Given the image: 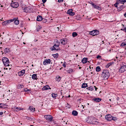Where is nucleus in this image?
<instances>
[{"mask_svg":"<svg viewBox=\"0 0 126 126\" xmlns=\"http://www.w3.org/2000/svg\"><path fill=\"white\" fill-rule=\"evenodd\" d=\"M96 71L97 72H99L101 70L100 67L99 66H98L96 67Z\"/></svg>","mask_w":126,"mask_h":126,"instance_id":"nucleus-33","label":"nucleus"},{"mask_svg":"<svg viewBox=\"0 0 126 126\" xmlns=\"http://www.w3.org/2000/svg\"><path fill=\"white\" fill-rule=\"evenodd\" d=\"M30 126H33L32 125H31Z\"/></svg>","mask_w":126,"mask_h":126,"instance_id":"nucleus-64","label":"nucleus"},{"mask_svg":"<svg viewBox=\"0 0 126 126\" xmlns=\"http://www.w3.org/2000/svg\"><path fill=\"white\" fill-rule=\"evenodd\" d=\"M41 28V27L40 26H38L36 29L37 31L38 32L40 30Z\"/></svg>","mask_w":126,"mask_h":126,"instance_id":"nucleus-40","label":"nucleus"},{"mask_svg":"<svg viewBox=\"0 0 126 126\" xmlns=\"http://www.w3.org/2000/svg\"><path fill=\"white\" fill-rule=\"evenodd\" d=\"M124 42H123L121 44V46H124Z\"/></svg>","mask_w":126,"mask_h":126,"instance_id":"nucleus-55","label":"nucleus"},{"mask_svg":"<svg viewBox=\"0 0 126 126\" xmlns=\"http://www.w3.org/2000/svg\"><path fill=\"white\" fill-rule=\"evenodd\" d=\"M111 99H109V100H110V101H111Z\"/></svg>","mask_w":126,"mask_h":126,"instance_id":"nucleus-63","label":"nucleus"},{"mask_svg":"<svg viewBox=\"0 0 126 126\" xmlns=\"http://www.w3.org/2000/svg\"><path fill=\"white\" fill-rule=\"evenodd\" d=\"M37 74H33L32 76V78L33 79H37Z\"/></svg>","mask_w":126,"mask_h":126,"instance_id":"nucleus-19","label":"nucleus"},{"mask_svg":"<svg viewBox=\"0 0 126 126\" xmlns=\"http://www.w3.org/2000/svg\"><path fill=\"white\" fill-rule=\"evenodd\" d=\"M11 7L13 8H17L19 6V4L17 2L12 3L11 4Z\"/></svg>","mask_w":126,"mask_h":126,"instance_id":"nucleus-8","label":"nucleus"},{"mask_svg":"<svg viewBox=\"0 0 126 126\" xmlns=\"http://www.w3.org/2000/svg\"><path fill=\"white\" fill-rule=\"evenodd\" d=\"M101 56L98 55L96 57V58L97 59H99V58H101Z\"/></svg>","mask_w":126,"mask_h":126,"instance_id":"nucleus-50","label":"nucleus"},{"mask_svg":"<svg viewBox=\"0 0 126 126\" xmlns=\"http://www.w3.org/2000/svg\"><path fill=\"white\" fill-rule=\"evenodd\" d=\"M47 0H42V1L43 2V4H44L45 3V2L47 1Z\"/></svg>","mask_w":126,"mask_h":126,"instance_id":"nucleus-49","label":"nucleus"},{"mask_svg":"<svg viewBox=\"0 0 126 126\" xmlns=\"http://www.w3.org/2000/svg\"><path fill=\"white\" fill-rule=\"evenodd\" d=\"M4 51L5 53H6L8 52H9L10 51L9 49L8 48H6L4 50Z\"/></svg>","mask_w":126,"mask_h":126,"instance_id":"nucleus-23","label":"nucleus"},{"mask_svg":"<svg viewBox=\"0 0 126 126\" xmlns=\"http://www.w3.org/2000/svg\"><path fill=\"white\" fill-rule=\"evenodd\" d=\"M92 5L93 6V7H94L95 8L98 9L99 10H101V8L100 7L94 4L93 3H92Z\"/></svg>","mask_w":126,"mask_h":126,"instance_id":"nucleus-12","label":"nucleus"},{"mask_svg":"<svg viewBox=\"0 0 126 126\" xmlns=\"http://www.w3.org/2000/svg\"><path fill=\"white\" fill-rule=\"evenodd\" d=\"M51 95L52 97L54 98H55L58 95L57 94H55L54 93H52Z\"/></svg>","mask_w":126,"mask_h":126,"instance_id":"nucleus-32","label":"nucleus"},{"mask_svg":"<svg viewBox=\"0 0 126 126\" xmlns=\"http://www.w3.org/2000/svg\"><path fill=\"white\" fill-rule=\"evenodd\" d=\"M20 109L21 108H18V107H16V109H18V110H21Z\"/></svg>","mask_w":126,"mask_h":126,"instance_id":"nucleus-54","label":"nucleus"},{"mask_svg":"<svg viewBox=\"0 0 126 126\" xmlns=\"http://www.w3.org/2000/svg\"><path fill=\"white\" fill-rule=\"evenodd\" d=\"M101 100V98H96L93 99V101H94L98 102L100 101Z\"/></svg>","mask_w":126,"mask_h":126,"instance_id":"nucleus-13","label":"nucleus"},{"mask_svg":"<svg viewBox=\"0 0 126 126\" xmlns=\"http://www.w3.org/2000/svg\"><path fill=\"white\" fill-rule=\"evenodd\" d=\"M6 106V104L3 103H0V108H2L3 106Z\"/></svg>","mask_w":126,"mask_h":126,"instance_id":"nucleus-38","label":"nucleus"},{"mask_svg":"<svg viewBox=\"0 0 126 126\" xmlns=\"http://www.w3.org/2000/svg\"><path fill=\"white\" fill-rule=\"evenodd\" d=\"M70 97V95H68V97Z\"/></svg>","mask_w":126,"mask_h":126,"instance_id":"nucleus-62","label":"nucleus"},{"mask_svg":"<svg viewBox=\"0 0 126 126\" xmlns=\"http://www.w3.org/2000/svg\"><path fill=\"white\" fill-rule=\"evenodd\" d=\"M125 6L124 5H122L118 8V9L120 11L122 10V9L125 7Z\"/></svg>","mask_w":126,"mask_h":126,"instance_id":"nucleus-18","label":"nucleus"},{"mask_svg":"<svg viewBox=\"0 0 126 126\" xmlns=\"http://www.w3.org/2000/svg\"><path fill=\"white\" fill-rule=\"evenodd\" d=\"M87 84L85 83H83L82 84L81 88H85L86 87H87Z\"/></svg>","mask_w":126,"mask_h":126,"instance_id":"nucleus-26","label":"nucleus"},{"mask_svg":"<svg viewBox=\"0 0 126 126\" xmlns=\"http://www.w3.org/2000/svg\"><path fill=\"white\" fill-rule=\"evenodd\" d=\"M121 30L125 31L124 29H121Z\"/></svg>","mask_w":126,"mask_h":126,"instance_id":"nucleus-61","label":"nucleus"},{"mask_svg":"<svg viewBox=\"0 0 126 126\" xmlns=\"http://www.w3.org/2000/svg\"><path fill=\"white\" fill-rule=\"evenodd\" d=\"M49 89H50V88L49 87L48 85H46L44 86L42 88V89L43 90H48Z\"/></svg>","mask_w":126,"mask_h":126,"instance_id":"nucleus-16","label":"nucleus"},{"mask_svg":"<svg viewBox=\"0 0 126 126\" xmlns=\"http://www.w3.org/2000/svg\"><path fill=\"white\" fill-rule=\"evenodd\" d=\"M3 114V112H0V115H2Z\"/></svg>","mask_w":126,"mask_h":126,"instance_id":"nucleus-52","label":"nucleus"},{"mask_svg":"<svg viewBox=\"0 0 126 126\" xmlns=\"http://www.w3.org/2000/svg\"><path fill=\"white\" fill-rule=\"evenodd\" d=\"M63 67H66L65 65L64 64H63Z\"/></svg>","mask_w":126,"mask_h":126,"instance_id":"nucleus-56","label":"nucleus"},{"mask_svg":"<svg viewBox=\"0 0 126 126\" xmlns=\"http://www.w3.org/2000/svg\"><path fill=\"white\" fill-rule=\"evenodd\" d=\"M25 70L24 69L18 72V75L19 76H22L25 73Z\"/></svg>","mask_w":126,"mask_h":126,"instance_id":"nucleus-11","label":"nucleus"},{"mask_svg":"<svg viewBox=\"0 0 126 126\" xmlns=\"http://www.w3.org/2000/svg\"><path fill=\"white\" fill-rule=\"evenodd\" d=\"M78 35L77 33L76 32H73L72 33V35L74 37H75Z\"/></svg>","mask_w":126,"mask_h":126,"instance_id":"nucleus-35","label":"nucleus"},{"mask_svg":"<svg viewBox=\"0 0 126 126\" xmlns=\"http://www.w3.org/2000/svg\"><path fill=\"white\" fill-rule=\"evenodd\" d=\"M126 39H125V42H124V46H126Z\"/></svg>","mask_w":126,"mask_h":126,"instance_id":"nucleus-48","label":"nucleus"},{"mask_svg":"<svg viewBox=\"0 0 126 126\" xmlns=\"http://www.w3.org/2000/svg\"><path fill=\"white\" fill-rule=\"evenodd\" d=\"M55 42V44L54 45V47H55V46L56 45L57 47H59L60 44V42L57 40H56Z\"/></svg>","mask_w":126,"mask_h":126,"instance_id":"nucleus-15","label":"nucleus"},{"mask_svg":"<svg viewBox=\"0 0 126 126\" xmlns=\"http://www.w3.org/2000/svg\"><path fill=\"white\" fill-rule=\"evenodd\" d=\"M120 3V2L119 0L117 1L116 3L114 4L115 6L117 7V5L119 4Z\"/></svg>","mask_w":126,"mask_h":126,"instance_id":"nucleus-25","label":"nucleus"},{"mask_svg":"<svg viewBox=\"0 0 126 126\" xmlns=\"http://www.w3.org/2000/svg\"><path fill=\"white\" fill-rule=\"evenodd\" d=\"M8 23L7 21L3 22L2 23V25L3 26H5L7 25H8Z\"/></svg>","mask_w":126,"mask_h":126,"instance_id":"nucleus-36","label":"nucleus"},{"mask_svg":"<svg viewBox=\"0 0 126 126\" xmlns=\"http://www.w3.org/2000/svg\"><path fill=\"white\" fill-rule=\"evenodd\" d=\"M93 90L92 87L91 86L89 88V90H90L92 91Z\"/></svg>","mask_w":126,"mask_h":126,"instance_id":"nucleus-46","label":"nucleus"},{"mask_svg":"<svg viewBox=\"0 0 126 126\" xmlns=\"http://www.w3.org/2000/svg\"><path fill=\"white\" fill-rule=\"evenodd\" d=\"M42 18L41 16H38L37 17V20L38 21H39L42 20Z\"/></svg>","mask_w":126,"mask_h":126,"instance_id":"nucleus-17","label":"nucleus"},{"mask_svg":"<svg viewBox=\"0 0 126 126\" xmlns=\"http://www.w3.org/2000/svg\"><path fill=\"white\" fill-rule=\"evenodd\" d=\"M56 78L57 79V80L58 82L60 81L61 79V77L59 76H57L56 77Z\"/></svg>","mask_w":126,"mask_h":126,"instance_id":"nucleus-29","label":"nucleus"},{"mask_svg":"<svg viewBox=\"0 0 126 126\" xmlns=\"http://www.w3.org/2000/svg\"><path fill=\"white\" fill-rule=\"evenodd\" d=\"M120 3L121 4H124L126 2V0H119Z\"/></svg>","mask_w":126,"mask_h":126,"instance_id":"nucleus-34","label":"nucleus"},{"mask_svg":"<svg viewBox=\"0 0 126 126\" xmlns=\"http://www.w3.org/2000/svg\"><path fill=\"white\" fill-rule=\"evenodd\" d=\"M68 42V40L66 39H63L61 40L60 41V42L63 45L66 44Z\"/></svg>","mask_w":126,"mask_h":126,"instance_id":"nucleus-5","label":"nucleus"},{"mask_svg":"<svg viewBox=\"0 0 126 126\" xmlns=\"http://www.w3.org/2000/svg\"><path fill=\"white\" fill-rule=\"evenodd\" d=\"M112 116L110 114H108L105 116V118L106 120L108 121H110L112 120Z\"/></svg>","mask_w":126,"mask_h":126,"instance_id":"nucleus-9","label":"nucleus"},{"mask_svg":"<svg viewBox=\"0 0 126 126\" xmlns=\"http://www.w3.org/2000/svg\"><path fill=\"white\" fill-rule=\"evenodd\" d=\"M2 61L4 65L5 66H9V61L7 58L5 57H3L2 58Z\"/></svg>","mask_w":126,"mask_h":126,"instance_id":"nucleus-3","label":"nucleus"},{"mask_svg":"<svg viewBox=\"0 0 126 126\" xmlns=\"http://www.w3.org/2000/svg\"><path fill=\"white\" fill-rule=\"evenodd\" d=\"M16 19V18H14L13 19H11L10 20H9L10 21V22H12L14 21Z\"/></svg>","mask_w":126,"mask_h":126,"instance_id":"nucleus-44","label":"nucleus"},{"mask_svg":"<svg viewBox=\"0 0 126 126\" xmlns=\"http://www.w3.org/2000/svg\"><path fill=\"white\" fill-rule=\"evenodd\" d=\"M51 61L50 59H45L43 62V64L44 65H47L48 64H50L51 62Z\"/></svg>","mask_w":126,"mask_h":126,"instance_id":"nucleus-10","label":"nucleus"},{"mask_svg":"<svg viewBox=\"0 0 126 126\" xmlns=\"http://www.w3.org/2000/svg\"><path fill=\"white\" fill-rule=\"evenodd\" d=\"M29 109L32 112H34L35 110V108L32 107L31 106H30L29 107Z\"/></svg>","mask_w":126,"mask_h":126,"instance_id":"nucleus-28","label":"nucleus"},{"mask_svg":"<svg viewBox=\"0 0 126 126\" xmlns=\"http://www.w3.org/2000/svg\"><path fill=\"white\" fill-rule=\"evenodd\" d=\"M124 16H125V17H126V12L124 14Z\"/></svg>","mask_w":126,"mask_h":126,"instance_id":"nucleus-57","label":"nucleus"},{"mask_svg":"<svg viewBox=\"0 0 126 126\" xmlns=\"http://www.w3.org/2000/svg\"><path fill=\"white\" fill-rule=\"evenodd\" d=\"M25 90H25V91L26 92H30L31 91V90H30V89L28 90L27 88H26L25 89Z\"/></svg>","mask_w":126,"mask_h":126,"instance_id":"nucleus-47","label":"nucleus"},{"mask_svg":"<svg viewBox=\"0 0 126 126\" xmlns=\"http://www.w3.org/2000/svg\"><path fill=\"white\" fill-rule=\"evenodd\" d=\"M26 118L28 120H32V119L30 117H26Z\"/></svg>","mask_w":126,"mask_h":126,"instance_id":"nucleus-45","label":"nucleus"},{"mask_svg":"<svg viewBox=\"0 0 126 126\" xmlns=\"http://www.w3.org/2000/svg\"><path fill=\"white\" fill-rule=\"evenodd\" d=\"M88 59L87 58H84L82 60V62L83 63H86L87 62Z\"/></svg>","mask_w":126,"mask_h":126,"instance_id":"nucleus-14","label":"nucleus"},{"mask_svg":"<svg viewBox=\"0 0 126 126\" xmlns=\"http://www.w3.org/2000/svg\"><path fill=\"white\" fill-rule=\"evenodd\" d=\"M126 70V65H124L121 67L119 70V72L123 73Z\"/></svg>","mask_w":126,"mask_h":126,"instance_id":"nucleus-7","label":"nucleus"},{"mask_svg":"<svg viewBox=\"0 0 126 126\" xmlns=\"http://www.w3.org/2000/svg\"><path fill=\"white\" fill-rule=\"evenodd\" d=\"M97 119L92 116H88L87 118L86 119L87 122L89 123L92 124H96L98 122L96 121Z\"/></svg>","mask_w":126,"mask_h":126,"instance_id":"nucleus-1","label":"nucleus"},{"mask_svg":"<svg viewBox=\"0 0 126 126\" xmlns=\"http://www.w3.org/2000/svg\"><path fill=\"white\" fill-rule=\"evenodd\" d=\"M63 0H58V2H60L63 1Z\"/></svg>","mask_w":126,"mask_h":126,"instance_id":"nucleus-51","label":"nucleus"},{"mask_svg":"<svg viewBox=\"0 0 126 126\" xmlns=\"http://www.w3.org/2000/svg\"><path fill=\"white\" fill-rule=\"evenodd\" d=\"M37 41V39H35V40H34V41L35 42H36Z\"/></svg>","mask_w":126,"mask_h":126,"instance_id":"nucleus-60","label":"nucleus"},{"mask_svg":"<svg viewBox=\"0 0 126 126\" xmlns=\"http://www.w3.org/2000/svg\"><path fill=\"white\" fill-rule=\"evenodd\" d=\"M72 114L74 116H77L78 114L77 112L75 110H73L72 113Z\"/></svg>","mask_w":126,"mask_h":126,"instance_id":"nucleus-22","label":"nucleus"},{"mask_svg":"<svg viewBox=\"0 0 126 126\" xmlns=\"http://www.w3.org/2000/svg\"><path fill=\"white\" fill-rule=\"evenodd\" d=\"M111 118H112V120H113L114 121H115V120H117V118L116 117H112V116Z\"/></svg>","mask_w":126,"mask_h":126,"instance_id":"nucleus-42","label":"nucleus"},{"mask_svg":"<svg viewBox=\"0 0 126 126\" xmlns=\"http://www.w3.org/2000/svg\"><path fill=\"white\" fill-rule=\"evenodd\" d=\"M94 87L95 88V90L96 91V90L97 89V88L95 86H94Z\"/></svg>","mask_w":126,"mask_h":126,"instance_id":"nucleus-58","label":"nucleus"},{"mask_svg":"<svg viewBox=\"0 0 126 126\" xmlns=\"http://www.w3.org/2000/svg\"><path fill=\"white\" fill-rule=\"evenodd\" d=\"M7 21L8 24L11 23L9 20H7Z\"/></svg>","mask_w":126,"mask_h":126,"instance_id":"nucleus-53","label":"nucleus"},{"mask_svg":"<svg viewBox=\"0 0 126 126\" xmlns=\"http://www.w3.org/2000/svg\"><path fill=\"white\" fill-rule=\"evenodd\" d=\"M68 73H71L73 72V70L71 68H69L67 71Z\"/></svg>","mask_w":126,"mask_h":126,"instance_id":"nucleus-31","label":"nucleus"},{"mask_svg":"<svg viewBox=\"0 0 126 126\" xmlns=\"http://www.w3.org/2000/svg\"><path fill=\"white\" fill-rule=\"evenodd\" d=\"M52 55L55 58H57L58 57L59 55L58 53H56L55 54H53Z\"/></svg>","mask_w":126,"mask_h":126,"instance_id":"nucleus-30","label":"nucleus"},{"mask_svg":"<svg viewBox=\"0 0 126 126\" xmlns=\"http://www.w3.org/2000/svg\"><path fill=\"white\" fill-rule=\"evenodd\" d=\"M113 63H110L107 64L106 66V67L107 68H108L110 66L112 65Z\"/></svg>","mask_w":126,"mask_h":126,"instance_id":"nucleus-24","label":"nucleus"},{"mask_svg":"<svg viewBox=\"0 0 126 126\" xmlns=\"http://www.w3.org/2000/svg\"><path fill=\"white\" fill-rule=\"evenodd\" d=\"M55 46V47H54V45L53 47L54 48V49L55 50H56V51L58 50V49H56V48L58 47H57V46H56H56Z\"/></svg>","mask_w":126,"mask_h":126,"instance_id":"nucleus-41","label":"nucleus"},{"mask_svg":"<svg viewBox=\"0 0 126 126\" xmlns=\"http://www.w3.org/2000/svg\"><path fill=\"white\" fill-rule=\"evenodd\" d=\"M44 118L47 120L51 121L52 119V116L50 115H45L44 116Z\"/></svg>","mask_w":126,"mask_h":126,"instance_id":"nucleus-6","label":"nucleus"},{"mask_svg":"<svg viewBox=\"0 0 126 126\" xmlns=\"http://www.w3.org/2000/svg\"><path fill=\"white\" fill-rule=\"evenodd\" d=\"M125 32H126V27H125L124 28Z\"/></svg>","mask_w":126,"mask_h":126,"instance_id":"nucleus-59","label":"nucleus"},{"mask_svg":"<svg viewBox=\"0 0 126 126\" xmlns=\"http://www.w3.org/2000/svg\"><path fill=\"white\" fill-rule=\"evenodd\" d=\"M21 32L22 33H18L17 35V37L18 38H21L22 37L23 35V34L24 33L22 32Z\"/></svg>","mask_w":126,"mask_h":126,"instance_id":"nucleus-20","label":"nucleus"},{"mask_svg":"<svg viewBox=\"0 0 126 126\" xmlns=\"http://www.w3.org/2000/svg\"><path fill=\"white\" fill-rule=\"evenodd\" d=\"M19 23V21L17 20L16 18V19L14 20V23L16 25H18Z\"/></svg>","mask_w":126,"mask_h":126,"instance_id":"nucleus-27","label":"nucleus"},{"mask_svg":"<svg viewBox=\"0 0 126 126\" xmlns=\"http://www.w3.org/2000/svg\"><path fill=\"white\" fill-rule=\"evenodd\" d=\"M89 34H90L94 36L98 35L99 34V32L98 30H96L90 32Z\"/></svg>","mask_w":126,"mask_h":126,"instance_id":"nucleus-4","label":"nucleus"},{"mask_svg":"<svg viewBox=\"0 0 126 126\" xmlns=\"http://www.w3.org/2000/svg\"><path fill=\"white\" fill-rule=\"evenodd\" d=\"M73 10L72 9H69L67 12V14H69L72 12Z\"/></svg>","mask_w":126,"mask_h":126,"instance_id":"nucleus-37","label":"nucleus"},{"mask_svg":"<svg viewBox=\"0 0 126 126\" xmlns=\"http://www.w3.org/2000/svg\"><path fill=\"white\" fill-rule=\"evenodd\" d=\"M30 10V8L28 7L25 8L24 9V11L26 13L29 12Z\"/></svg>","mask_w":126,"mask_h":126,"instance_id":"nucleus-21","label":"nucleus"},{"mask_svg":"<svg viewBox=\"0 0 126 126\" xmlns=\"http://www.w3.org/2000/svg\"><path fill=\"white\" fill-rule=\"evenodd\" d=\"M109 75V71L107 70H104L102 74V76L104 79H107Z\"/></svg>","mask_w":126,"mask_h":126,"instance_id":"nucleus-2","label":"nucleus"},{"mask_svg":"<svg viewBox=\"0 0 126 126\" xmlns=\"http://www.w3.org/2000/svg\"><path fill=\"white\" fill-rule=\"evenodd\" d=\"M75 13L74 12H72L69 15L70 16H74L75 15Z\"/></svg>","mask_w":126,"mask_h":126,"instance_id":"nucleus-43","label":"nucleus"},{"mask_svg":"<svg viewBox=\"0 0 126 126\" xmlns=\"http://www.w3.org/2000/svg\"><path fill=\"white\" fill-rule=\"evenodd\" d=\"M42 20L44 23H46L47 21V19L45 18H42Z\"/></svg>","mask_w":126,"mask_h":126,"instance_id":"nucleus-39","label":"nucleus"}]
</instances>
